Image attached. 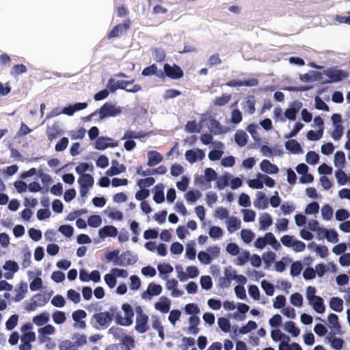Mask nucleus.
Wrapping results in <instances>:
<instances>
[{
  "mask_svg": "<svg viewBox=\"0 0 350 350\" xmlns=\"http://www.w3.org/2000/svg\"><path fill=\"white\" fill-rule=\"evenodd\" d=\"M122 112V108L111 103H105L98 110L90 115L93 117L98 115L99 119H104L120 116Z\"/></svg>",
  "mask_w": 350,
  "mask_h": 350,
  "instance_id": "obj_2",
  "label": "nucleus"
},
{
  "mask_svg": "<svg viewBox=\"0 0 350 350\" xmlns=\"http://www.w3.org/2000/svg\"><path fill=\"white\" fill-rule=\"evenodd\" d=\"M334 175L339 185H345L348 183V176L342 169L336 170Z\"/></svg>",
  "mask_w": 350,
  "mask_h": 350,
  "instance_id": "obj_53",
  "label": "nucleus"
},
{
  "mask_svg": "<svg viewBox=\"0 0 350 350\" xmlns=\"http://www.w3.org/2000/svg\"><path fill=\"white\" fill-rule=\"evenodd\" d=\"M161 292L162 287L161 285L155 283H150L148 284L146 291L142 293V297L144 299H150L153 296L160 295Z\"/></svg>",
  "mask_w": 350,
  "mask_h": 350,
  "instance_id": "obj_16",
  "label": "nucleus"
},
{
  "mask_svg": "<svg viewBox=\"0 0 350 350\" xmlns=\"http://www.w3.org/2000/svg\"><path fill=\"white\" fill-rule=\"evenodd\" d=\"M304 128V124L300 122H295L291 131L286 134L284 137L286 139H291L292 137H295L297 133Z\"/></svg>",
  "mask_w": 350,
  "mask_h": 350,
  "instance_id": "obj_59",
  "label": "nucleus"
},
{
  "mask_svg": "<svg viewBox=\"0 0 350 350\" xmlns=\"http://www.w3.org/2000/svg\"><path fill=\"white\" fill-rule=\"evenodd\" d=\"M260 176H262V174L258 173L255 178L247 180V185L250 189H261L263 188L262 178H260Z\"/></svg>",
  "mask_w": 350,
  "mask_h": 350,
  "instance_id": "obj_41",
  "label": "nucleus"
},
{
  "mask_svg": "<svg viewBox=\"0 0 350 350\" xmlns=\"http://www.w3.org/2000/svg\"><path fill=\"white\" fill-rule=\"evenodd\" d=\"M78 183L81 187L80 193L83 196L86 195L90 188L94 185V180L92 176L88 174L79 176Z\"/></svg>",
  "mask_w": 350,
  "mask_h": 350,
  "instance_id": "obj_11",
  "label": "nucleus"
},
{
  "mask_svg": "<svg viewBox=\"0 0 350 350\" xmlns=\"http://www.w3.org/2000/svg\"><path fill=\"white\" fill-rule=\"evenodd\" d=\"M255 99L253 96L247 98V100L243 105V109L249 114H253L255 112Z\"/></svg>",
  "mask_w": 350,
  "mask_h": 350,
  "instance_id": "obj_49",
  "label": "nucleus"
},
{
  "mask_svg": "<svg viewBox=\"0 0 350 350\" xmlns=\"http://www.w3.org/2000/svg\"><path fill=\"white\" fill-rule=\"evenodd\" d=\"M321 74L317 71H310L299 75V79L304 83H313L321 79Z\"/></svg>",
  "mask_w": 350,
  "mask_h": 350,
  "instance_id": "obj_31",
  "label": "nucleus"
},
{
  "mask_svg": "<svg viewBox=\"0 0 350 350\" xmlns=\"http://www.w3.org/2000/svg\"><path fill=\"white\" fill-rule=\"evenodd\" d=\"M346 162L345 154L342 151H337L334 156V164L338 169H342Z\"/></svg>",
  "mask_w": 350,
  "mask_h": 350,
  "instance_id": "obj_43",
  "label": "nucleus"
},
{
  "mask_svg": "<svg viewBox=\"0 0 350 350\" xmlns=\"http://www.w3.org/2000/svg\"><path fill=\"white\" fill-rule=\"evenodd\" d=\"M283 329L293 337H297L301 333V329L292 321H286L283 324Z\"/></svg>",
  "mask_w": 350,
  "mask_h": 350,
  "instance_id": "obj_29",
  "label": "nucleus"
},
{
  "mask_svg": "<svg viewBox=\"0 0 350 350\" xmlns=\"http://www.w3.org/2000/svg\"><path fill=\"white\" fill-rule=\"evenodd\" d=\"M327 321L329 325V327L336 332H339L340 329V325L338 321V317L336 314H329L327 317Z\"/></svg>",
  "mask_w": 350,
  "mask_h": 350,
  "instance_id": "obj_48",
  "label": "nucleus"
},
{
  "mask_svg": "<svg viewBox=\"0 0 350 350\" xmlns=\"http://www.w3.org/2000/svg\"><path fill=\"white\" fill-rule=\"evenodd\" d=\"M133 315L131 306L128 304H124L122 306V311L116 315V321L120 325L129 326L133 323Z\"/></svg>",
  "mask_w": 350,
  "mask_h": 350,
  "instance_id": "obj_6",
  "label": "nucleus"
},
{
  "mask_svg": "<svg viewBox=\"0 0 350 350\" xmlns=\"http://www.w3.org/2000/svg\"><path fill=\"white\" fill-rule=\"evenodd\" d=\"M87 317V313L83 310H77L72 312V318L74 321L73 326L76 329H83L86 327V323L83 321Z\"/></svg>",
  "mask_w": 350,
  "mask_h": 350,
  "instance_id": "obj_12",
  "label": "nucleus"
},
{
  "mask_svg": "<svg viewBox=\"0 0 350 350\" xmlns=\"http://www.w3.org/2000/svg\"><path fill=\"white\" fill-rule=\"evenodd\" d=\"M325 74L328 77L327 83H336L345 79L349 75L347 72L339 69H327L325 71Z\"/></svg>",
  "mask_w": 350,
  "mask_h": 350,
  "instance_id": "obj_10",
  "label": "nucleus"
},
{
  "mask_svg": "<svg viewBox=\"0 0 350 350\" xmlns=\"http://www.w3.org/2000/svg\"><path fill=\"white\" fill-rule=\"evenodd\" d=\"M49 321V314L47 312H42L33 317L32 321L38 327H41L47 324Z\"/></svg>",
  "mask_w": 350,
  "mask_h": 350,
  "instance_id": "obj_42",
  "label": "nucleus"
},
{
  "mask_svg": "<svg viewBox=\"0 0 350 350\" xmlns=\"http://www.w3.org/2000/svg\"><path fill=\"white\" fill-rule=\"evenodd\" d=\"M200 320L198 316H190L188 319L187 333L189 334L196 335L199 332L198 325Z\"/></svg>",
  "mask_w": 350,
  "mask_h": 350,
  "instance_id": "obj_28",
  "label": "nucleus"
},
{
  "mask_svg": "<svg viewBox=\"0 0 350 350\" xmlns=\"http://www.w3.org/2000/svg\"><path fill=\"white\" fill-rule=\"evenodd\" d=\"M227 230L229 233H232L241 227V221L240 219L235 217H230L226 221Z\"/></svg>",
  "mask_w": 350,
  "mask_h": 350,
  "instance_id": "obj_30",
  "label": "nucleus"
},
{
  "mask_svg": "<svg viewBox=\"0 0 350 350\" xmlns=\"http://www.w3.org/2000/svg\"><path fill=\"white\" fill-rule=\"evenodd\" d=\"M48 302L44 295L36 294L25 303V309L28 312L35 311L38 308H42Z\"/></svg>",
  "mask_w": 350,
  "mask_h": 350,
  "instance_id": "obj_7",
  "label": "nucleus"
},
{
  "mask_svg": "<svg viewBox=\"0 0 350 350\" xmlns=\"http://www.w3.org/2000/svg\"><path fill=\"white\" fill-rule=\"evenodd\" d=\"M267 245H270L276 251L280 250L282 247L280 243L271 232H267L264 236L257 238L254 243V247L258 250L264 249Z\"/></svg>",
  "mask_w": 350,
  "mask_h": 350,
  "instance_id": "obj_4",
  "label": "nucleus"
},
{
  "mask_svg": "<svg viewBox=\"0 0 350 350\" xmlns=\"http://www.w3.org/2000/svg\"><path fill=\"white\" fill-rule=\"evenodd\" d=\"M163 160V155L156 150H150L147 152V165L153 167Z\"/></svg>",
  "mask_w": 350,
  "mask_h": 350,
  "instance_id": "obj_22",
  "label": "nucleus"
},
{
  "mask_svg": "<svg viewBox=\"0 0 350 350\" xmlns=\"http://www.w3.org/2000/svg\"><path fill=\"white\" fill-rule=\"evenodd\" d=\"M120 251L114 250L108 251L105 253V259L109 262H113L114 265L125 266L126 263L123 262L119 258Z\"/></svg>",
  "mask_w": 350,
  "mask_h": 350,
  "instance_id": "obj_21",
  "label": "nucleus"
},
{
  "mask_svg": "<svg viewBox=\"0 0 350 350\" xmlns=\"http://www.w3.org/2000/svg\"><path fill=\"white\" fill-rule=\"evenodd\" d=\"M163 74L165 77L176 80L183 77V70L175 64H165L163 65Z\"/></svg>",
  "mask_w": 350,
  "mask_h": 350,
  "instance_id": "obj_9",
  "label": "nucleus"
},
{
  "mask_svg": "<svg viewBox=\"0 0 350 350\" xmlns=\"http://www.w3.org/2000/svg\"><path fill=\"white\" fill-rule=\"evenodd\" d=\"M271 338L274 342L290 340V338L286 336L280 329H274L271 332Z\"/></svg>",
  "mask_w": 350,
  "mask_h": 350,
  "instance_id": "obj_46",
  "label": "nucleus"
},
{
  "mask_svg": "<svg viewBox=\"0 0 350 350\" xmlns=\"http://www.w3.org/2000/svg\"><path fill=\"white\" fill-rule=\"evenodd\" d=\"M240 235L243 241L247 244L251 243L255 237V234L249 229L242 230L240 232Z\"/></svg>",
  "mask_w": 350,
  "mask_h": 350,
  "instance_id": "obj_54",
  "label": "nucleus"
},
{
  "mask_svg": "<svg viewBox=\"0 0 350 350\" xmlns=\"http://www.w3.org/2000/svg\"><path fill=\"white\" fill-rule=\"evenodd\" d=\"M118 146V142L111 138L101 137L95 142V148L103 150L108 148H115Z\"/></svg>",
  "mask_w": 350,
  "mask_h": 350,
  "instance_id": "obj_15",
  "label": "nucleus"
},
{
  "mask_svg": "<svg viewBox=\"0 0 350 350\" xmlns=\"http://www.w3.org/2000/svg\"><path fill=\"white\" fill-rule=\"evenodd\" d=\"M329 306L334 311L340 312L344 308V301L342 299L338 297H333L329 299Z\"/></svg>",
  "mask_w": 350,
  "mask_h": 350,
  "instance_id": "obj_38",
  "label": "nucleus"
},
{
  "mask_svg": "<svg viewBox=\"0 0 350 350\" xmlns=\"http://www.w3.org/2000/svg\"><path fill=\"white\" fill-rule=\"evenodd\" d=\"M260 286L265 291L267 295L272 296L274 294V286L273 285L266 280H263L260 282Z\"/></svg>",
  "mask_w": 350,
  "mask_h": 350,
  "instance_id": "obj_63",
  "label": "nucleus"
},
{
  "mask_svg": "<svg viewBox=\"0 0 350 350\" xmlns=\"http://www.w3.org/2000/svg\"><path fill=\"white\" fill-rule=\"evenodd\" d=\"M224 276L221 278L219 281L222 287L228 288L230 286L231 280H235L237 272L230 267H227L224 271Z\"/></svg>",
  "mask_w": 350,
  "mask_h": 350,
  "instance_id": "obj_18",
  "label": "nucleus"
},
{
  "mask_svg": "<svg viewBox=\"0 0 350 350\" xmlns=\"http://www.w3.org/2000/svg\"><path fill=\"white\" fill-rule=\"evenodd\" d=\"M325 342L334 350H341L344 345V340L342 338L330 335L325 338Z\"/></svg>",
  "mask_w": 350,
  "mask_h": 350,
  "instance_id": "obj_33",
  "label": "nucleus"
},
{
  "mask_svg": "<svg viewBox=\"0 0 350 350\" xmlns=\"http://www.w3.org/2000/svg\"><path fill=\"white\" fill-rule=\"evenodd\" d=\"M321 217L325 221H329L334 215V211L331 206L325 204L321 208Z\"/></svg>",
  "mask_w": 350,
  "mask_h": 350,
  "instance_id": "obj_45",
  "label": "nucleus"
},
{
  "mask_svg": "<svg viewBox=\"0 0 350 350\" xmlns=\"http://www.w3.org/2000/svg\"><path fill=\"white\" fill-rule=\"evenodd\" d=\"M208 118H209V113L203 114L199 123L195 121L188 122L185 126V129L190 133H200L202 127L206 124Z\"/></svg>",
  "mask_w": 350,
  "mask_h": 350,
  "instance_id": "obj_13",
  "label": "nucleus"
},
{
  "mask_svg": "<svg viewBox=\"0 0 350 350\" xmlns=\"http://www.w3.org/2000/svg\"><path fill=\"white\" fill-rule=\"evenodd\" d=\"M241 213L243 214V220L244 222H252L255 220L256 213L252 209H241Z\"/></svg>",
  "mask_w": 350,
  "mask_h": 350,
  "instance_id": "obj_56",
  "label": "nucleus"
},
{
  "mask_svg": "<svg viewBox=\"0 0 350 350\" xmlns=\"http://www.w3.org/2000/svg\"><path fill=\"white\" fill-rule=\"evenodd\" d=\"M118 350H131L134 345V340L131 336H126L121 342L116 344Z\"/></svg>",
  "mask_w": 350,
  "mask_h": 350,
  "instance_id": "obj_40",
  "label": "nucleus"
},
{
  "mask_svg": "<svg viewBox=\"0 0 350 350\" xmlns=\"http://www.w3.org/2000/svg\"><path fill=\"white\" fill-rule=\"evenodd\" d=\"M52 319L55 324H63L66 321V313L63 311L56 310L52 313Z\"/></svg>",
  "mask_w": 350,
  "mask_h": 350,
  "instance_id": "obj_47",
  "label": "nucleus"
},
{
  "mask_svg": "<svg viewBox=\"0 0 350 350\" xmlns=\"http://www.w3.org/2000/svg\"><path fill=\"white\" fill-rule=\"evenodd\" d=\"M286 304V297L282 295H277L273 300V307L275 309H282L285 307Z\"/></svg>",
  "mask_w": 350,
  "mask_h": 350,
  "instance_id": "obj_61",
  "label": "nucleus"
},
{
  "mask_svg": "<svg viewBox=\"0 0 350 350\" xmlns=\"http://www.w3.org/2000/svg\"><path fill=\"white\" fill-rule=\"evenodd\" d=\"M258 84L256 79H251L249 80L239 81L231 80L228 81L226 85L230 87H239V86H255Z\"/></svg>",
  "mask_w": 350,
  "mask_h": 350,
  "instance_id": "obj_39",
  "label": "nucleus"
},
{
  "mask_svg": "<svg viewBox=\"0 0 350 350\" xmlns=\"http://www.w3.org/2000/svg\"><path fill=\"white\" fill-rule=\"evenodd\" d=\"M224 234V230L219 226H212L209 228L208 235L212 239L217 240L219 239L222 237Z\"/></svg>",
  "mask_w": 350,
  "mask_h": 350,
  "instance_id": "obj_57",
  "label": "nucleus"
},
{
  "mask_svg": "<svg viewBox=\"0 0 350 350\" xmlns=\"http://www.w3.org/2000/svg\"><path fill=\"white\" fill-rule=\"evenodd\" d=\"M3 269L6 271L4 277L8 280H10L13 278L14 274L18 271L19 267L16 262L14 260H7L3 265Z\"/></svg>",
  "mask_w": 350,
  "mask_h": 350,
  "instance_id": "obj_20",
  "label": "nucleus"
},
{
  "mask_svg": "<svg viewBox=\"0 0 350 350\" xmlns=\"http://www.w3.org/2000/svg\"><path fill=\"white\" fill-rule=\"evenodd\" d=\"M107 86L111 92L118 89H122L128 92L136 93L142 90L141 86L135 84L133 81H118L114 79H109Z\"/></svg>",
  "mask_w": 350,
  "mask_h": 350,
  "instance_id": "obj_3",
  "label": "nucleus"
},
{
  "mask_svg": "<svg viewBox=\"0 0 350 350\" xmlns=\"http://www.w3.org/2000/svg\"><path fill=\"white\" fill-rule=\"evenodd\" d=\"M118 229L113 226H105L98 231V237L104 240L107 237H116L118 235Z\"/></svg>",
  "mask_w": 350,
  "mask_h": 350,
  "instance_id": "obj_19",
  "label": "nucleus"
},
{
  "mask_svg": "<svg viewBox=\"0 0 350 350\" xmlns=\"http://www.w3.org/2000/svg\"><path fill=\"white\" fill-rule=\"evenodd\" d=\"M260 168L264 173L268 174H275L279 169L277 165L271 163L269 161L264 159L260 163Z\"/></svg>",
  "mask_w": 350,
  "mask_h": 350,
  "instance_id": "obj_26",
  "label": "nucleus"
},
{
  "mask_svg": "<svg viewBox=\"0 0 350 350\" xmlns=\"http://www.w3.org/2000/svg\"><path fill=\"white\" fill-rule=\"evenodd\" d=\"M289 301L293 306L301 308L303 306L304 299L301 294L295 293L290 296Z\"/></svg>",
  "mask_w": 350,
  "mask_h": 350,
  "instance_id": "obj_51",
  "label": "nucleus"
},
{
  "mask_svg": "<svg viewBox=\"0 0 350 350\" xmlns=\"http://www.w3.org/2000/svg\"><path fill=\"white\" fill-rule=\"evenodd\" d=\"M234 140L239 146H244L247 142V135L243 131H238L234 135Z\"/></svg>",
  "mask_w": 350,
  "mask_h": 350,
  "instance_id": "obj_52",
  "label": "nucleus"
},
{
  "mask_svg": "<svg viewBox=\"0 0 350 350\" xmlns=\"http://www.w3.org/2000/svg\"><path fill=\"white\" fill-rule=\"evenodd\" d=\"M303 265L301 261L293 262L290 268V273L293 277L299 275L303 270Z\"/></svg>",
  "mask_w": 350,
  "mask_h": 350,
  "instance_id": "obj_58",
  "label": "nucleus"
},
{
  "mask_svg": "<svg viewBox=\"0 0 350 350\" xmlns=\"http://www.w3.org/2000/svg\"><path fill=\"white\" fill-rule=\"evenodd\" d=\"M56 332L55 327L51 324H46L38 330V334H42L47 336L54 335Z\"/></svg>",
  "mask_w": 350,
  "mask_h": 350,
  "instance_id": "obj_55",
  "label": "nucleus"
},
{
  "mask_svg": "<svg viewBox=\"0 0 350 350\" xmlns=\"http://www.w3.org/2000/svg\"><path fill=\"white\" fill-rule=\"evenodd\" d=\"M77 174L81 176L87 174V172H92L93 166L88 163H80L75 168Z\"/></svg>",
  "mask_w": 350,
  "mask_h": 350,
  "instance_id": "obj_50",
  "label": "nucleus"
},
{
  "mask_svg": "<svg viewBox=\"0 0 350 350\" xmlns=\"http://www.w3.org/2000/svg\"><path fill=\"white\" fill-rule=\"evenodd\" d=\"M94 319L100 325H107L112 320V314L107 312L94 314Z\"/></svg>",
  "mask_w": 350,
  "mask_h": 350,
  "instance_id": "obj_34",
  "label": "nucleus"
},
{
  "mask_svg": "<svg viewBox=\"0 0 350 350\" xmlns=\"http://www.w3.org/2000/svg\"><path fill=\"white\" fill-rule=\"evenodd\" d=\"M204 156V151L198 148L189 150L185 152V159L190 163L201 161Z\"/></svg>",
  "mask_w": 350,
  "mask_h": 350,
  "instance_id": "obj_17",
  "label": "nucleus"
},
{
  "mask_svg": "<svg viewBox=\"0 0 350 350\" xmlns=\"http://www.w3.org/2000/svg\"><path fill=\"white\" fill-rule=\"evenodd\" d=\"M185 256L191 260H193L196 258V251L194 247V243L189 242L186 245L185 249Z\"/></svg>",
  "mask_w": 350,
  "mask_h": 350,
  "instance_id": "obj_60",
  "label": "nucleus"
},
{
  "mask_svg": "<svg viewBox=\"0 0 350 350\" xmlns=\"http://www.w3.org/2000/svg\"><path fill=\"white\" fill-rule=\"evenodd\" d=\"M15 296L14 301L15 302H19L23 299L27 293V285L26 283H21L17 288L14 290Z\"/></svg>",
  "mask_w": 350,
  "mask_h": 350,
  "instance_id": "obj_36",
  "label": "nucleus"
},
{
  "mask_svg": "<svg viewBox=\"0 0 350 350\" xmlns=\"http://www.w3.org/2000/svg\"><path fill=\"white\" fill-rule=\"evenodd\" d=\"M126 171V167L123 164H120L116 160L111 161V166L106 171V175L109 176H113L118 175Z\"/></svg>",
  "mask_w": 350,
  "mask_h": 350,
  "instance_id": "obj_24",
  "label": "nucleus"
},
{
  "mask_svg": "<svg viewBox=\"0 0 350 350\" xmlns=\"http://www.w3.org/2000/svg\"><path fill=\"white\" fill-rule=\"evenodd\" d=\"M290 340H283L278 345V350H303L297 342L289 343Z\"/></svg>",
  "mask_w": 350,
  "mask_h": 350,
  "instance_id": "obj_44",
  "label": "nucleus"
},
{
  "mask_svg": "<svg viewBox=\"0 0 350 350\" xmlns=\"http://www.w3.org/2000/svg\"><path fill=\"white\" fill-rule=\"evenodd\" d=\"M258 222L260 224V230H267L273 224V219L271 215L267 213H264L260 215L258 217Z\"/></svg>",
  "mask_w": 350,
  "mask_h": 350,
  "instance_id": "obj_32",
  "label": "nucleus"
},
{
  "mask_svg": "<svg viewBox=\"0 0 350 350\" xmlns=\"http://www.w3.org/2000/svg\"><path fill=\"white\" fill-rule=\"evenodd\" d=\"M286 150L293 154H300L303 152L301 145L295 139H289L285 142Z\"/></svg>",
  "mask_w": 350,
  "mask_h": 350,
  "instance_id": "obj_37",
  "label": "nucleus"
},
{
  "mask_svg": "<svg viewBox=\"0 0 350 350\" xmlns=\"http://www.w3.org/2000/svg\"><path fill=\"white\" fill-rule=\"evenodd\" d=\"M129 273L126 270L119 268H113L104 277V281L106 285L111 289L113 288L117 284V278H126Z\"/></svg>",
  "mask_w": 350,
  "mask_h": 350,
  "instance_id": "obj_5",
  "label": "nucleus"
},
{
  "mask_svg": "<svg viewBox=\"0 0 350 350\" xmlns=\"http://www.w3.org/2000/svg\"><path fill=\"white\" fill-rule=\"evenodd\" d=\"M163 189L164 186L162 184L157 185L153 188V200L157 204H161L165 200Z\"/></svg>",
  "mask_w": 350,
  "mask_h": 350,
  "instance_id": "obj_35",
  "label": "nucleus"
},
{
  "mask_svg": "<svg viewBox=\"0 0 350 350\" xmlns=\"http://www.w3.org/2000/svg\"><path fill=\"white\" fill-rule=\"evenodd\" d=\"M254 205L256 208L261 210L266 209L268 207V203L265 193L262 191H257L256 198L254 201Z\"/></svg>",
  "mask_w": 350,
  "mask_h": 350,
  "instance_id": "obj_27",
  "label": "nucleus"
},
{
  "mask_svg": "<svg viewBox=\"0 0 350 350\" xmlns=\"http://www.w3.org/2000/svg\"><path fill=\"white\" fill-rule=\"evenodd\" d=\"M184 310L186 314H189L191 316H197V314H199L200 312V310L198 305L193 303L186 304L184 308Z\"/></svg>",
  "mask_w": 350,
  "mask_h": 350,
  "instance_id": "obj_64",
  "label": "nucleus"
},
{
  "mask_svg": "<svg viewBox=\"0 0 350 350\" xmlns=\"http://www.w3.org/2000/svg\"><path fill=\"white\" fill-rule=\"evenodd\" d=\"M350 217V213L345 208H339L335 213V218L337 221H347Z\"/></svg>",
  "mask_w": 350,
  "mask_h": 350,
  "instance_id": "obj_62",
  "label": "nucleus"
},
{
  "mask_svg": "<svg viewBox=\"0 0 350 350\" xmlns=\"http://www.w3.org/2000/svg\"><path fill=\"white\" fill-rule=\"evenodd\" d=\"M302 107V103L299 100L293 101L289 107L285 109L284 117L289 120H295L297 114Z\"/></svg>",
  "mask_w": 350,
  "mask_h": 350,
  "instance_id": "obj_14",
  "label": "nucleus"
},
{
  "mask_svg": "<svg viewBox=\"0 0 350 350\" xmlns=\"http://www.w3.org/2000/svg\"><path fill=\"white\" fill-rule=\"evenodd\" d=\"M170 300L165 297H161L158 301L154 303V308L162 313L168 312L170 309Z\"/></svg>",
  "mask_w": 350,
  "mask_h": 350,
  "instance_id": "obj_23",
  "label": "nucleus"
},
{
  "mask_svg": "<svg viewBox=\"0 0 350 350\" xmlns=\"http://www.w3.org/2000/svg\"><path fill=\"white\" fill-rule=\"evenodd\" d=\"M237 311L232 315V319L236 321H241L245 318V314L248 312L250 307L243 303H239L237 307Z\"/></svg>",
  "mask_w": 350,
  "mask_h": 350,
  "instance_id": "obj_25",
  "label": "nucleus"
},
{
  "mask_svg": "<svg viewBox=\"0 0 350 350\" xmlns=\"http://www.w3.org/2000/svg\"><path fill=\"white\" fill-rule=\"evenodd\" d=\"M137 314L135 329L139 333H144L148 329V317L143 312L140 306L135 308Z\"/></svg>",
  "mask_w": 350,
  "mask_h": 350,
  "instance_id": "obj_8",
  "label": "nucleus"
},
{
  "mask_svg": "<svg viewBox=\"0 0 350 350\" xmlns=\"http://www.w3.org/2000/svg\"><path fill=\"white\" fill-rule=\"evenodd\" d=\"M317 289L312 286L306 288V298L308 304L318 314H323L325 312V306L322 297L317 296Z\"/></svg>",
  "mask_w": 350,
  "mask_h": 350,
  "instance_id": "obj_1",
  "label": "nucleus"
}]
</instances>
